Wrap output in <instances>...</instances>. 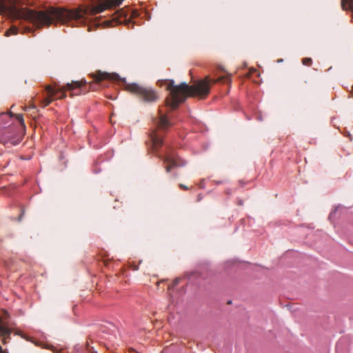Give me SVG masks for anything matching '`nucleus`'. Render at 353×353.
Listing matches in <instances>:
<instances>
[{"label":"nucleus","instance_id":"1","mask_svg":"<svg viewBox=\"0 0 353 353\" xmlns=\"http://www.w3.org/2000/svg\"><path fill=\"white\" fill-rule=\"evenodd\" d=\"M230 75H225L216 79L206 76L204 79L198 81L192 85H189L186 83H181L176 85L173 80H162L159 82H161V85H163V83L167 84L166 90L170 92V97L165 100V105L172 110H175L189 97L205 99L210 93L212 84L219 82L230 83Z\"/></svg>","mask_w":353,"mask_h":353},{"label":"nucleus","instance_id":"2","mask_svg":"<svg viewBox=\"0 0 353 353\" xmlns=\"http://www.w3.org/2000/svg\"><path fill=\"white\" fill-rule=\"evenodd\" d=\"M85 80L72 81L67 83L65 86L60 87L59 85H46V90L48 96L41 101V104L43 108L48 106L53 100L57 99H64L66 97L65 91L70 92V96L79 95L82 92V88L86 85Z\"/></svg>","mask_w":353,"mask_h":353},{"label":"nucleus","instance_id":"3","mask_svg":"<svg viewBox=\"0 0 353 353\" xmlns=\"http://www.w3.org/2000/svg\"><path fill=\"white\" fill-rule=\"evenodd\" d=\"M125 90L135 94L139 99L145 103H153L158 100L159 95L150 87H146L136 83L125 85Z\"/></svg>","mask_w":353,"mask_h":353},{"label":"nucleus","instance_id":"4","mask_svg":"<svg viewBox=\"0 0 353 353\" xmlns=\"http://www.w3.org/2000/svg\"><path fill=\"white\" fill-rule=\"evenodd\" d=\"M0 14L11 19L20 20L22 17V12L17 8L16 0H0Z\"/></svg>","mask_w":353,"mask_h":353},{"label":"nucleus","instance_id":"5","mask_svg":"<svg viewBox=\"0 0 353 353\" xmlns=\"http://www.w3.org/2000/svg\"><path fill=\"white\" fill-rule=\"evenodd\" d=\"M159 158L163 161V163L165 164V168L167 172H170L174 168L183 167L186 164L184 160L181 159L176 154L170 150L166 151L164 155L159 156Z\"/></svg>","mask_w":353,"mask_h":353},{"label":"nucleus","instance_id":"6","mask_svg":"<svg viewBox=\"0 0 353 353\" xmlns=\"http://www.w3.org/2000/svg\"><path fill=\"white\" fill-rule=\"evenodd\" d=\"M139 16L137 10H132L130 9H121L114 12L112 17V21L117 23H123L130 22L132 19L136 18Z\"/></svg>","mask_w":353,"mask_h":353},{"label":"nucleus","instance_id":"7","mask_svg":"<svg viewBox=\"0 0 353 353\" xmlns=\"http://www.w3.org/2000/svg\"><path fill=\"white\" fill-rule=\"evenodd\" d=\"M92 77L94 81V83H90V89L92 90H95L97 89V87L99 83H101L104 80H112V81H119L120 78L117 74L115 73H108L105 72L98 71L94 74H92Z\"/></svg>","mask_w":353,"mask_h":353},{"label":"nucleus","instance_id":"8","mask_svg":"<svg viewBox=\"0 0 353 353\" xmlns=\"http://www.w3.org/2000/svg\"><path fill=\"white\" fill-rule=\"evenodd\" d=\"M159 118H157L154 120L155 125L159 130H167L170 126L172 125V123L168 120V117L165 114H162L160 110L159 112Z\"/></svg>","mask_w":353,"mask_h":353},{"label":"nucleus","instance_id":"9","mask_svg":"<svg viewBox=\"0 0 353 353\" xmlns=\"http://www.w3.org/2000/svg\"><path fill=\"white\" fill-rule=\"evenodd\" d=\"M123 0H100V12L119 6Z\"/></svg>","mask_w":353,"mask_h":353},{"label":"nucleus","instance_id":"10","mask_svg":"<svg viewBox=\"0 0 353 353\" xmlns=\"http://www.w3.org/2000/svg\"><path fill=\"white\" fill-rule=\"evenodd\" d=\"M150 139L152 142L153 148L157 150L163 145V137L157 130H154L150 134Z\"/></svg>","mask_w":353,"mask_h":353},{"label":"nucleus","instance_id":"11","mask_svg":"<svg viewBox=\"0 0 353 353\" xmlns=\"http://www.w3.org/2000/svg\"><path fill=\"white\" fill-rule=\"evenodd\" d=\"M341 7L353 12V0H341Z\"/></svg>","mask_w":353,"mask_h":353},{"label":"nucleus","instance_id":"12","mask_svg":"<svg viewBox=\"0 0 353 353\" xmlns=\"http://www.w3.org/2000/svg\"><path fill=\"white\" fill-rule=\"evenodd\" d=\"M18 33V28L15 26H12L9 30L6 32V36L8 37L11 34H17Z\"/></svg>","mask_w":353,"mask_h":353},{"label":"nucleus","instance_id":"13","mask_svg":"<svg viewBox=\"0 0 353 353\" xmlns=\"http://www.w3.org/2000/svg\"><path fill=\"white\" fill-rule=\"evenodd\" d=\"M13 116L11 112L8 113H1L0 114V121L3 122L6 119H10Z\"/></svg>","mask_w":353,"mask_h":353},{"label":"nucleus","instance_id":"14","mask_svg":"<svg viewBox=\"0 0 353 353\" xmlns=\"http://www.w3.org/2000/svg\"><path fill=\"white\" fill-rule=\"evenodd\" d=\"M302 63L305 65H311L312 63V60L311 58H303L302 59Z\"/></svg>","mask_w":353,"mask_h":353},{"label":"nucleus","instance_id":"15","mask_svg":"<svg viewBox=\"0 0 353 353\" xmlns=\"http://www.w3.org/2000/svg\"><path fill=\"white\" fill-rule=\"evenodd\" d=\"M14 116L16 117V118L19 121V122L22 124V115L21 114H15Z\"/></svg>","mask_w":353,"mask_h":353},{"label":"nucleus","instance_id":"16","mask_svg":"<svg viewBox=\"0 0 353 353\" xmlns=\"http://www.w3.org/2000/svg\"><path fill=\"white\" fill-rule=\"evenodd\" d=\"M23 33L26 31L28 32H31V28H27L25 25H23Z\"/></svg>","mask_w":353,"mask_h":353},{"label":"nucleus","instance_id":"17","mask_svg":"<svg viewBox=\"0 0 353 353\" xmlns=\"http://www.w3.org/2000/svg\"><path fill=\"white\" fill-rule=\"evenodd\" d=\"M179 187H180L181 189H183V190H185L188 189V188L186 185H183V184H179Z\"/></svg>","mask_w":353,"mask_h":353},{"label":"nucleus","instance_id":"18","mask_svg":"<svg viewBox=\"0 0 353 353\" xmlns=\"http://www.w3.org/2000/svg\"><path fill=\"white\" fill-rule=\"evenodd\" d=\"M178 283H179V279H175L174 284L176 285Z\"/></svg>","mask_w":353,"mask_h":353},{"label":"nucleus","instance_id":"19","mask_svg":"<svg viewBox=\"0 0 353 353\" xmlns=\"http://www.w3.org/2000/svg\"><path fill=\"white\" fill-rule=\"evenodd\" d=\"M26 109H27L26 107L23 106V111H26Z\"/></svg>","mask_w":353,"mask_h":353},{"label":"nucleus","instance_id":"20","mask_svg":"<svg viewBox=\"0 0 353 353\" xmlns=\"http://www.w3.org/2000/svg\"><path fill=\"white\" fill-rule=\"evenodd\" d=\"M0 353H3V350L1 347H0Z\"/></svg>","mask_w":353,"mask_h":353},{"label":"nucleus","instance_id":"21","mask_svg":"<svg viewBox=\"0 0 353 353\" xmlns=\"http://www.w3.org/2000/svg\"><path fill=\"white\" fill-rule=\"evenodd\" d=\"M123 82H124V83H125V85L126 84H128L127 83H125V80H123Z\"/></svg>","mask_w":353,"mask_h":353},{"label":"nucleus","instance_id":"22","mask_svg":"<svg viewBox=\"0 0 353 353\" xmlns=\"http://www.w3.org/2000/svg\"><path fill=\"white\" fill-rule=\"evenodd\" d=\"M23 6L26 4L25 0H23Z\"/></svg>","mask_w":353,"mask_h":353}]
</instances>
